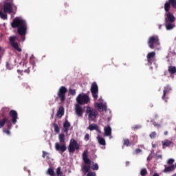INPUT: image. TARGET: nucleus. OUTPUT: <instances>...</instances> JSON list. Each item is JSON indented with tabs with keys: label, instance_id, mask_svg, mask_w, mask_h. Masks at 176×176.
I'll return each instance as SVG.
<instances>
[{
	"label": "nucleus",
	"instance_id": "nucleus-41",
	"mask_svg": "<svg viewBox=\"0 0 176 176\" xmlns=\"http://www.w3.org/2000/svg\"><path fill=\"white\" fill-rule=\"evenodd\" d=\"M132 129L134 131H136V130H138V129H141V126L140 125H135V126H133Z\"/></svg>",
	"mask_w": 176,
	"mask_h": 176
},
{
	"label": "nucleus",
	"instance_id": "nucleus-54",
	"mask_svg": "<svg viewBox=\"0 0 176 176\" xmlns=\"http://www.w3.org/2000/svg\"><path fill=\"white\" fill-rule=\"evenodd\" d=\"M162 28V25H160V30Z\"/></svg>",
	"mask_w": 176,
	"mask_h": 176
},
{
	"label": "nucleus",
	"instance_id": "nucleus-27",
	"mask_svg": "<svg viewBox=\"0 0 176 176\" xmlns=\"http://www.w3.org/2000/svg\"><path fill=\"white\" fill-rule=\"evenodd\" d=\"M98 126H97V124H91L89 125L88 126V130H90V131H93L94 130H97V127Z\"/></svg>",
	"mask_w": 176,
	"mask_h": 176
},
{
	"label": "nucleus",
	"instance_id": "nucleus-21",
	"mask_svg": "<svg viewBox=\"0 0 176 176\" xmlns=\"http://www.w3.org/2000/svg\"><path fill=\"white\" fill-rule=\"evenodd\" d=\"M9 111H10L9 107H3L1 111V116L5 118V116L9 113Z\"/></svg>",
	"mask_w": 176,
	"mask_h": 176
},
{
	"label": "nucleus",
	"instance_id": "nucleus-2",
	"mask_svg": "<svg viewBox=\"0 0 176 176\" xmlns=\"http://www.w3.org/2000/svg\"><path fill=\"white\" fill-rule=\"evenodd\" d=\"M176 9V0H168L164 4V10L166 12L165 14V22L166 23H174L175 21V16L170 12V8Z\"/></svg>",
	"mask_w": 176,
	"mask_h": 176
},
{
	"label": "nucleus",
	"instance_id": "nucleus-18",
	"mask_svg": "<svg viewBox=\"0 0 176 176\" xmlns=\"http://www.w3.org/2000/svg\"><path fill=\"white\" fill-rule=\"evenodd\" d=\"M104 135L106 137H109L112 134V128H111V126L108 125L107 126L104 127Z\"/></svg>",
	"mask_w": 176,
	"mask_h": 176
},
{
	"label": "nucleus",
	"instance_id": "nucleus-52",
	"mask_svg": "<svg viewBox=\"0 0 176 176\" xmlns=\"http://www.w3.org/2000/svg\"><path fill=\"white\" fill-rule=\"evenodd\" d=\"M153 176H159V174H157V173H154Z\"/></svg>",
	"mask_w": 176,
	"mask_h": 176
},
{
	"label": "nucleus",
	"instance_id": "nucleus-25",
	"mask_svg": "<svg viewBox=\"0 0 176 176\" xmlns=\"http://www.w3.org/2000/svg\"><path fill=\"white\" fill-rule=\"evenodd\" d=\"M7 12H3L2 10H0V17L2 20H8V14Z\"/></svg>",
	"mask_w": 176,
	"mask_h": 176
},
{
	"label": "nucleus",
	"instance_id": "nucleus-50",
	"mask_svg": "<svg viewBox=\"0 0 176 176\" xmlns=\"http://www.w3.org/2000/svg\"><path fill=\"white\" fill-rule=\"evenodd\" d=\"M28 58V54L25 53V60H27Z\"/></svg>",
	"mask_w": 176,
	"mask_h": 176
},
{
	"label": "nucleus",
	"instance_id": "nucleus-17",
	"mask_svg": "<svg viewBox=\"0 0 176 176\" xmlns=\"http://www.w3.org/2000/svg\"><path fill=\"white\" fill-rule=\"evenodd\" d=\"M76 113L80 118L83 116V109L79 104L76 105Z\"/></svg>",
	"mask_w": 176,
	"mask_h": 176
},
{
	"label": "nucleus",
	"instance_id": "nucleus-46",
	"mask_svg": "<svg viewBox=\"0 0 176 176\" xmlns=\"http://www.w3.org/2000/svg\"><path fill=\"white\" fill-rule=\"evenodd\" d=\"M98 133H99V134H101V130H100V128H98V126H97V129H95Z\"/></svg>",
	"mask_w": 176,
	"mask_h": 176
},
{
	"label": "nucleus",
	"instance_id": "nucleus-5",
	"mask_svg": "<svg viewBox=\"0 0 176 176\" xmlns=\"http://www.w3.org/2000/svg\"><path fill=\"white\" fill-rule=\"evenodd\" d=\"M3 9L4 13H8L9 14L12 13L16 14L17 12V6L13 3H4Z\"/></svg>",
	"mask_w": 176,
	"mask_h": 176
},
{
	"label": "nucleus",
	"instance_id": "nucleus-10",
	"mask_svg": "<svg viewBox=\"0 0 176 176\" xmlns=\"http://www.w3.org/2000/svg\"><path fill=\"white\" fill-rule=\"evenodd\" d=\"M69 153H74L75 151H79L80 146L78 142L75 139L70 140L69 144L67 147Z\"/></svg>",
	"mask_w": 176,
	"mask_h": 176
},
{
	"label": "nucleus",
	"instance_id": "nucleus-9",
	"mask_svg": "<svg viewBox=\"0 0 176 176\" xmlns=\"http://www.w3.org/2000/svg\"><path fill=\"white\" fill-rule=\"evenodd\" d=\"M87 115H88V120L94 122V120L98 116V111L90 107H87Z\"/></svg>",
	"mask_w": 176,
	"mask_h": 176
},
{
	"label": "nucleus",
	"instance_id": "nucleus-20",
	"mask_svg": "<svg viewBox=\"0 0 176 176\" xmlns=\"http://www.w3.org/2000/svg\"><path fill=\"white\" fill-rule=\"evenodd\" d=\"M98 142L100 145L102 146H105L107 145V142H105V139L100 135L97 137Z\"/></svg>",
	"mask_w": 176,
	"mask_h": 176
},
{
	"label": "nucleus",
	"instance_id": "nucleus-43",
	"mask_svg": "<svg viewBox=\"0 0 176 176\" xmlns=\"http://www.w3.org/2000/svg\"><path fill=\"white\" fill-rule=\"evenodd\" d=\"M10 129H3V133H6V134H8V135L10 134Z\"/></svg>",
	"mask_w": 176,
	"mask_h": 176
},
{
	"label": "nucleus",
	"instance_id": "nucleus-33",
	"mask_svg": "<svg viewBox=\"0 0 176 176\" xmlns=\"http://www.w3.org/2000/svg\"><path fill=\"white\" fill-rule=\"evenodd\" d=\"M146 174H148V170H146V168H142L140 171V175L146 176Z\"/></svg>",
	"mask_w": 176,
	"mask_h": 176
},
{
	"label": "nucleus",
	"instance_id": "nucleus-48",
	"mask_svg": "<svg viewBox=\"0 0 176 176\" xmlns=\"http://www.w3.org/2000/svg\"><path fill=\"white\" fill-rule=\"evenodd\" d=\"M24 72H25L26 74H30V68L25 69V70L24 71Z\"/></svg>",
	"mask_w": 176,
	"mask_h": 176
},
{
	"label": "nucleus",
	"instance_id": "nucleus-45",
	"mask_svg": "<svg viewBox=\"0 0 176 176\" xmlns=\"http://www.w3.org/2000/svg\"><path fill=\"white\" fill-rule=\"evenodd\" d=\"M4 3H13V0H6Z\"/></svg>",
	"mask_w": 176,
	"mask_h": 176
},
{
	"label": "nucleus",
	"instance_id": "nucleus-36",
	"mask_svg": "<svg viewBox=\"0 0 176 176\" xmlns=\"http://www.w3.org/2000/svg\"><path fill=\"white\" fill-rule=\"evenodd\" d=\"M56 174L58 176H63V172L61 171V167H58L56 168Z\"/></svg>",
	"mask_w": 176,
	"mask_h": 176
},
{
	"label": "nucleus",
	"instance_id": "nucleus-53",
	"mask_svg": "<svg viewBox=\"0 0 176 176\" xmlns=\"http://www.w3.org/2000/svg\"><path fill=\"white\" fill-rule=\"evenodd\" d=\"M167 134H168V131L164 132V135H167Z\"/></svg>",
	"mask_w": 176,
	"mask_h": 176
},
{
	"label": "nucleus",
	"instance_id": "nucleus-11",
	"mask_svg": "<svg viewBox=\"0 0 176 176\" xmlns=\"http://www.w3.org/2000/svg\"><path fill=\"white\" fill-rule=\"evenodd\" d=\"M91 93L93 98L97 100L98 98V85L96 82H94L91 85Z\"/></svg>",
	"mask_w": 176,
	"mask_h": 176
},
{
	"label": "nucleus",
	"instance_id": "nucleus-40",
	"mask_svg": "<svg viewBox=\"0 0 176 176\" xmlns=\"http://www.w3.org/2000/svg\"><path fill=\"white\" fill-rule=\"evenodd\" d=\"M92 170H98V164H95L91 166Z\"/></svg>",
	"mask_w": 176,
	"mask_h": 176
},
{
	"label": "nucleus",
	"instance_id": "nucleus-28",
	"mask_svg": "<svg viewBox=\"0 0 176 176\" xmlns=\"http://www.w3.org/2000/svg\"><path fill=\"white\" fill-rule=\"evenodd\" d=\"M123 145H124V146H131V142H130V140L129 139H124L123 140Z\"/></svg>",
	"mask_w": 176,
	"mask_h": 176
},
{
	"label": "nucleus",
	"instance_id": "nucleus-23",
	"mask_svg": "<svg viewBox=\"0 0 176 176\" xmlns=\"http://www.w3.org/2000/svg\"><path fill=\"white\" fill-rule=\"evenodd\" d=\"M165 27L167 30H173V28H174L175 25L173 24V23H166Z\"/></svg>",
	"mask_w": 176,
	"mask_h": 176
},
{
	"label": "nucleus",
	"instance_id": "nucleus-12",
	"mask_svg": "<svg viewBox=\"0 0 176 176\" xmlns=\"http://www.w3.org/2000/svg\"><path fill=\"white\" fill-rule=\"evenodd\" d=\"M6 124H7L8 129L10 130V129H12V121L7 118L0 120V129H2Z\"/></svg>",
	"mask_w": 176,
	"mask_h": 176
},
{
	"label": "nucleus",
	"instance_id": "nucleus-37",
	"mask_svg": "<svg viewBox=\"0 0 176 176\" xmlns=\"http://www.w3.org/2000/svg\"><path fill=\"white\" fill-rule=\"evenodd\" d=\"M69 94H70V96H75V94H76V91L75 89H69Z\"/></svg>",
	"mask_w": 176,
	"mask_h": 176
},
{
	"label": "nucleus",
	"instance_id": "nucleus-34",
	"mask_svg": "<svg viewBox=\"0 0 176 176\" xmlns=\"http://www.w3.org/2000/svg\"><path fill=\"white\" fill-rule=\"evenodd\" d=\"M3 54H5V50L0 47V61L2 60Z\"/></svg>",
	"mask_w": 176,
	"mask_h": 176
},
{
	"label": "nucleus",
	"instance_id": "nucleus-49",
	"mask_svg": "<svg viewBox=\"0 0 176 176\" xmlns=\"http://www.w3.org/2000/svg\"><path fill=\"white\" fill-rule=\"evenodd\" d=\"M147 160H148V162L152 160V157H151V155H149V156L147 157Z\"/></svg>",
	"mask_w": 176,
	"mask_h": 176
},
{
	"label": "nucleus",
	"instance_id": "nucleus-8",
	"mask_svg": "<svg viewBox=\"0 0 176 176\" xmlns=\"http://www.w3.org/2000/svg\"><path fill=\"white\" fill-rule=\"evenodd\" d=\"M76 102L79 105H85L90 102V98L85 94H80L76 98Z\"/></svg>",
	"mask_w": 176,
	"mask_h": 176
},
{
	"label": "nucleus",
	"instance_id": "nucleus-15",
	"mask_svg": "<svg viewBox=\"0 0 176 176\" xmlns=\"http://www.w3.org/2000/svg\"><path fill=\"white\" fill-rule=\"evenodd\" d=\"M172 89L170 85H166L164 87V91H163V96L162 97V99L165 100L166 98H167L166 97V96H167V94H170V91H171Z\"/></svg>",
	"mask_w": 176,
	"mask_h": 176
},
{
	"label": "nucleus",
	"instance_id": "nucleus-38",
	"mask_svg": "<svg viewBox=\"0 0 176 176\" xmlns=\"http://www.w3.org/2000/svg\"><path fill=\"white\" fill-rule=\"evenodd\" d=\"M150 138H151V140H153L155 138H156V132L155 131H153L150 135H149Z\"/></svg>",
	"mask_w": 176,
	"mask_h": 176
},
{
	"label": "nucleus",
	"instance_id": "nucleus-39",
	"mask_svg": "<svg viewBox=\"0 0 176 176\" xmlns=\"http://www.w3.org/2000/svg\"><path fill=\"white\" fill-rule=\"evenodd\" d=\"M141 152H142L141 148H136L133 155H138V153H141Z\"/></svg>",
	"mask_w": 176,
	"mask_h": 176
},
{
	"label": "nucleus",
	"instance_id": "nucleus-6",
	"mask_svg": "<svg viewBox=\"0 0 176 176\" xmlns=\"http://www.w3.org/2000/svg\"><path fill=\"white\" fill-rule=\"evenodd\" d=\"M68 91V89L67 87L62 86L59 88L58 93H57V97L56 100H60L61 102H64L67 98V96L65 94H67Z\"/></svg>",
	"mask_w": 176,
	"mask_h": 176
},
{
	"label": "nucleus",
	"instance_id": "nucleus-16",
	"mask_svg": "<svg viewBox=\"0 0 176 176\" xmlns=\"http://www.w3.org/2000/svg\"><path fill=\"white\" fill-rule=\"evenodd\" d=\"M69 127H71V123L68 122V120H65V122L63 123L64 133H66V134H68Z\"/></svg>",
	"mask_w": 176,
	"mask_h": 176
},
{
	"label": "nucleus",
	"instance_id": "nucleus-29",
	"mask_svg": "<svg viewBox=\"0 0 176 176\" xmlns=\"http://www.w3.org/2000/svg\"><path fill=\"white\" fill-rule=\"evenodd\" d=\"M47 174H48V175H50V176L56 175V174L54 173V169H53L52 168H48Z\"/></svg>",
	"mask_w": 176,
	"mask_h": 176
},
{
	"label": "nucleus",
	"instance_id": "nucleus-30",
	"mask_svg": "<svg viewBox=\"0 0 176 176\" xmlns=\"http://www.w3.org/2000/svg\"><path fill=\"white\" fill-rule=\"evenodd\" d=\"M53 126L55 133H60V127H58V125L56 123H54Z\"/></svg>",
	"mask_w": 176,
	"mask_h": 176
},
{
	"label": "nucleus",
	"instance_id": "nucleus-7",
	"mask_svg": "<svg viewBox=\"0 0 176 176\" xmlns=\"http://www.w3.org/2000/svg\"><path fill=\"white\" fill-rule=\"evenodd\" d=\"M159 41V36L155 35L150 36L148 40V47H150V49H155L156 46H159V45H160Z\"/></svg>",
	"mask_w": 176,
	"mask_h": 176
},
{
	"label": "nucleus",
	"instance_id": "nucleus-22",
	"mask_svg": "<svg viewBox=\"0 0 176 176\" xmlns=\"http://www.w3.org/2000/svg\"><path fill=\"white\" fill-rule=\"evenodd\" d=\"M96 107L99 111H101V109L102 111H107V105L102 103H97Z\"/></svg>",
	"mask_w": 176,
	"mask_h": 176
},
{
	"label": "nucleus",
	"instance_id": "nucleus-55",
	"mask_svg": "<svg viewBox=\"0 0 176 176\" xmlns=\"http://www.w3.org/2000/svg\"><path fill=\"white\" fill-rule=\"evenodd\" d=\"M172 176H176V173L175 174H174L173 175H172Z\"/></svg>",
	"mask_w": 176,
	"mask_h": 176
},
{
	"label": "nucleus",
	"instance_id": "nucleus-32",
	"mask_svg": "<svg viewBox=\"0 0 176 176\" xmlns=\"http://www.w3.org/2000/svg\"><path fill=\"white\" fill-rule=\"evenodd\" d=\"M49 155H50L49 153L46 151H43V157L45 159L46 157L47 160H49L50 159V157H49Z\"/></svg>",
	"mask_w": 176,
	"mask_h": 176
},
{
	"label": "nucleus",
	"instance_id": "nucleus-14",
	"mask_svg": "<svg viewBox=\"0 0 176 176\" xmlns=\"http://www.w3.org/2000/svg\"><path fill=\"white\" fill-rule=\"evenodd\" d=\"M9 115L10 118H12V122L13 124H16L17 123V119H19L17 111L16 110H11L9 112Z\"/></svg>",
	"mask_w": 176,
	"mask_h": 176
},
{
	"label": "nucleus",
	"instance_id": "nucleus-35",
	"mask_svg": "<svg viewBox=\"0 0 176 176\" xmlns=\"http://www.w3.org/2000/svg\"><path fill=\"white\" fill-rule=\"evenodd\" d=\"M174 162H175V159L170 158L167 161V164H168L169 166H173V165H174Z\"/></svg>",
	"mask_w": 176,
	"mask_h": 176
},
{
	"label": "nucleus",
	"instance_id": "nucleus-44",
	"mask_svg": "<svg viewBox=\"0 0 176 176\" xmlns=\"http://www.w3.org/2000/svg\"><path fill=\"white\" fill-rule=\"evenodd\" d=\"M157 159H163V156L162 155H155Z\"/></svg>",
	"mask_w": 176,
	"mask_h": 176
},
{
	"label": "nucleus",
	"instance_id": "nucleus-47",
	"mask_svg": "<svg viewBox=\"0 0 176 176\" xmlns=\"http://www.w3.org/2000/svg\"><path fill=\"white\" fill-rule=\"evenodd\" d=\"M125 164H126V167H129V166H130V162L126 161Z\"/></svg>",
	"mask_w": 176,
	"mask_h": 176
},
{
	"label": "nucleus",
	"instance_id": "nucleus-1",
	"mask_svg": "<svg viewBox=\"0 0 176 176\" xmlns=\"http://www.w3.org/2000/svg\"><path fill=\"white\" fill-rule=\"evenodd\" d=\"M11 27L12 28H17V32L20 35L21 38L16 36H11L9 37V42L12 47L17 50V52H21V48L19 47V43L16 42H24L25 41V35H27V21L20 18L16 17L11 23Z\"/></svg>",
	"mask_w": 176,
	"mask_h": 176
},
{
	"label": "nucleus",
	"instance_id": "nucleus-19",
	"mask_svg": "<svg viewBox=\"0 0 176 176\" xmlns=\"http://www.w3.org/2000/svg\"><path fill=\"white\" fill-rule=\"evenodd\" d=\"M174 170H175V165L165 166L164 173H171V171H174Z\"/></svg>",
	"mask_w": 176,
	"mask_h": 176
},
{
	"label": "nucleus",
	"instance_id": "nucleus-51",
	"mask_svg": "<svg viewBox=\"0 0 176 176\" xmlns=\"http://www.w3.org/2000/svg\"><path fill=\"white\" fill-rule=\"evenodd\" d=\"M153 148H156V144H152Z\"/></svg>",
	"mask_w": 176,
	"mask_h": 176
},
{
	"label": "nucleus",
	"instance_id": "nucleus-24",
	"mask_svg": "<svg viewBox=\"0 0 176 176\" xmlns=\"http://www.w3.org/2000/svg\"><path fill=\"white\" fill-rule=\"evenodd\" d=\"M168 72L169 74H171V75H174V74H176V67L174 66H169Z\"/></svg>",
	"mask_w": 176,
	"mask_h": 176
},
{
	"label": "nucleus",
	"instance_id": "nucleus-13",
	"mask_svg": "<svg viewBox=\"0 0 176 176\" xmlns=\"http://www.w3.org/2000/svg\"><path fill=\"white\" fill-rule=\"evenodd\" d=\"M155 57H156V52H149L146 55L147 61L150 65H152V63L155 61Z\"/></svg>",
	"mask_w": 176,
	"mask_h": 176
},
{
	"label": "nucleus",
	"instance_id": "nucleus-31",
	"mask_svg": "<svg viewBox=\"0 0 176 176\" xmlns=\"http://www.w3.org/2000/svg\"><path fill=\"white\" fill-rule=\"evenodd\" d=\"M171 144H173V142L166 140L162 144V145L163 146H170Z\"/></svg>",
	"mask_w": 176,
	"mask_h": 176
},
{
	"label": "nucleus",
	"instance_id": "nucleus-4",
	"mask_svg": "<svg viewBox=\"0 0 176 176\" xmlns=\"http://www.w3.org/2000/svg\"><path fill=\"white\" fill-rule=\"evenodd\" d=\"M59 142L55 144V149L58 152H62L64 153L67 151V144L65 143V135L61 133L58 136Z\"/></svg>",
	"mask_w": 176,
	"mask_h": 176
},
{
	"label": "nucleus",
	"instance_id": "nucleus-42",
	"mask_svg": "<svg viewBox=\"0 0 176 176\" xmlns=\"http://www.w3.org/2000/svg\"><path fill=\"white\" fill-rule=\"evenodd\" d=\"M85 140L86 141H89V140H90V135H89V133H87L85 135Z\"/></svg>",
	"mask_w": 176,
	"mask_h": 176
},
{
	"label": "nucleus",
	"instance_id": "nucleus-26",
	"mask_svg": "<svg viewBox=\"0 0 176 176\" xmlns=\"http://www.w3.org/2000/svg\"><path fill=\"white\" fill-rule=\"evenodd\" d=\"M64 116V107H59L57 111V116Z\"/></svg>",
	"mask_w": 176,
	"mask_h": 176
},
{
	"label": "nucleus",
	"instance_id": "nucleus-3",
	"mask_svg": "<svg viewBox=\"0 0 176 176\" xmlns=\"http://www.w3.org/2000/svg\"><path fill=\"white\" fill-rule=\"evenodd\" d=\"M82 160L86 165L82 166V171L83 173H88L87 176H96L97 174L94 172H89L90 171V164H91V160L89 159L87 156V151H84L82 153Z\"/></svg>",
	"mask_w": 176,
	"mask_h": 176
}]
</instances>
